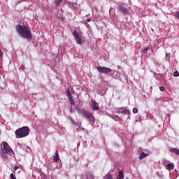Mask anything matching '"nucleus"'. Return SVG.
Returning a JSON list of instances; mask_svg holds the SVG:
<instances>
[{"label":"nucleus","instance_id":"7","mask_svg":"<svg viewBox=\"0 0 179 179\" xmlns=\"http://www.w3.org/2000/svg\"><path fill=\"white\" fill-rule=\"evenodd\" d=\"M66 93H67V96L69 97V101L71 103V105L74 106L75 100H73V98H72V94H71V91L69 90H67Z\"/></svg>","mask_w":179,"mask_h":179},{"label":"nucleus","instance_id":"24","mask_svg":"<svg viewBox=\"0 0 179 179\" xmlns=\"http://www.w3.org/2000/svg\"><path fill=\"white\" fill-rule=\"evenodd\" d=\"M159 90H161L162 92H165L166 88L164 87H159Z\"/></svg>","mask_w":179,"mask_h":179},{"label":"nucleus","instance_id":"26","mask_svg":"<svg viewBox=\"0 0 179 179\" xmlns=\"http://www.w3.org/2000/svg\"><path fill=\"white\" fill-rule=\"evenodd\" d=\"M2 55H3V52H2V50H1L0 48V58L2 57Z\"/></svg>","mask_w":179,"mask_h":179},{"label":"nucleus","instance_id":"5","mask_svg":"<svg viewBox=\"0 0 179 179\" xmlns=\"http://www.w3.org/2000/svg\"><path fill=\"white\" fill-rule=\"evenodd\" d=\"M117 9L119 12H120L123 15H129V10H128V8L124 7V6L122 5L117 6Z\"/></svg>","mask_w":179,"mask_h":179},{"label":"nucleus","instance_id":"10","mask_svg":"<svg viewBox=\"0 0 179 179\" xmlns=\"http://www.w3.org/2000/svg\"><path fill=\"white\" fill-rule=\"evenodd\" d=\"M169 152H171V153H175L176 155H179V150L176 148H170Z\"/></svg>","mask_w":179,"mask_h":179},{"label":"nucleus","instance_id":"25","mask_svg":"<svg viewBox=\"0 0 179 179\" xmlns=\"http://www.w3.org/2000/svg\"><path fill=\"white\" fill-rule=\"evenodd\" d=\"M175 16H176L178 19H179V11H178V12H176V13H175Z\"/></svg>","mask_w":179,"mask_h":179},{"label":"nucleus","instance_id":"14","mask_svg":"<svg viewBox=\"0 0 179 179\" xmlns=\"http://www.w3.org/2000/svg\"><path fill=\"white\" fill-rule=\"evenodd\" d=\"M117 179H124V171H120L117 176Z\"/></svg>","mask_w":179,"mask_h":179},{"label":"nucleus","instance_id":"11","mask_svg":"<svg viewBox=\"0 0 179 179\" xmlns=\"http://www.w3.org/2000/svg\"><path fill=\"white\" fill-rule=\"evenodd\" d=\"M85 118H87L89 120V121H93V120H94V116H93V115L90 113H88V115H87V117Z\"/></svg>","mask_w":179,"mask_h":179},{"label":"nucleus","instance_id":"15","mask_svg":"<svg viewBox=\"0 0 179 179\" xmlns=\"http://www.w3.org/2000/svg\"><path fill=\"white\" fill-rule=\"evenodd\" d=\"M78 7V3L77 2H72L70 3V8H72L73 9H76Z\"/></svg>","mask_w":179,"mask_h":179},{"label":"nucleus","instance_id":"4","mask_svg":"<svg viewBox=\"0 0 179 179\" xmlns=\"http://www.w3.org/2000/svg\"><path fill=\"white\" fill-rule=\"evenodd\" d=\"M96 69L100 73H103L104 75H107V73H111L112 72L111 69L106 66H97Z\"/></svg>","mask_w":179,"mask_h":179},{"label":"nucleus","instance_id":"28","mask_svg":"<svg viewBox=\"0 0 179 179\" xmlns=\"http://www.w3.org/2000/svg\"><path fill=\"white\" fill-rule=\"evenodd\" d=\"M93 175H92V174H90V178H93Z\"/></svg>","mask_w":179,"mask_h":179},{"label":"nucleus","instance_id":"29","mask_svg":"<svg viewBox=\"0 0 179 179\" xmlns=\"http://www.w3.org/2000/svg\"><path fill=\"white\" fill-rule=\"evenodd\" d=\"M90 20H91L90 18L87 19V22H90Z\"/></svg>","mask_w":179,"mask_h":179},{"label":"nucleus","instance_id":"31","mask_svg":"<svg viewBox=\"0 0 179 179\" xmlns=\"http://www.w3.org/2000/svg\"><path fill=\"white\" fill-rule=\"evenodd\" d=\"M126 179H129V178H126Z\"/></svg>","mask_w":179,"mask_h":179},{"label":"nucleus","instance_id":"21","mask_svg":"<svg viewBox=\"0 0 179 179\" xmlns=\"http://www.w3.org/2000/svg\"><path fill=\"white\" fill-rule=\"evenodd\" d=\"M123 114H129V110L125 109L122 110Z\"/></svg>","mask_w":179,"mask_h":179},{"label":"nucleus","instance_id":"3","mask_svg":"<svg viewBox=\"0 0 179 179\" xmlns=\"http://www.w3.org/2000/svg\"><path fill=\"white\" fill-rule=\"evenodd\" d=\"M30 134V128L29 127H22L15 131L17 138H25Z\"/></svg>","mask_w":179,"mask_h":179},{"label":"nucleus","instance_id":"18","mask_svg":"<svg viewBox=\"0 0 179 179\" xmlns=\"http://www.w3.org/2000/svg\"><path fill=\"white\" fill-rule=\"evenodd\" d=\"M61 2H62V0H55L56 6H59Z\"/></svg>","mask_w":179,"mask_h":179},{"label":"nucleus","instance_id":"19","mask_svg":"<svg viewBox=\"0 0 179 179\" xmlns=\"http://www.w3.org/2000/svg\"><path fill=\"white\" fill-rule=\"evenodd\" d=\"M148 50H149V48H144V49H143V50H141V52H142L143 54H146V52H148Z\"/></svg>","mask_w":179,"mask_h":179},{"label":"nucleus","instance_id":"23","mask_svg":"<svg viewBox=\"0 0 179 179\" xmlns=\"http://www.w3.org/2000/svg\"><path fill=\"white\" fill-rule=\"evenodd\" d=\"M133 113H134V114H137V113H138V108H133Z\"/></svg>","mask_w":179,"mask_h":179},{"label":"nucleus","instance_id":"17","mask_svg":"<svg viewBox=\"0 0 179 179\" xmlns=\"http://www.w3.org/2000/svg\"><path fill=\"white\" fill-rule=\"evenodd\" d=\"M104 179H114L113 178V175H111L110 173H108Z\"/></svg>","mask_w":179,"mask_h":179},{"label":"nucleus","instance_id":"6","mask_svg":"<svg viewBox=\"0 0 179 179\" xmlns=\"http://www.w3.org/2000/svg\"><path fill=\"white\" fill-rule=\"evenodd\" d=\"M73 36L75 37V39L76 40L77 44H82V38L79 36V33H78V31H73Z\"/></svg>","mask_w":179,"mask_h":179},{"label":"nucleus","instance_id":"2","mask_svg":"<svg viewBox=\"0 0 179 179\" xmlns=\"http://www.w3.org/2000/svg\"><path fill=\"white\" fill-rule=\"evenodd\" d=\"M1 155L3 159H8V155H9V156H12V155H13V150H12L9 144L5 141L1 143Z\"/></svg>","mask_w":179,"mask_h":179},{"label":"nucleus","instance_id":"27","mask_svg":"<svg viewBox=\"0 0 179 179\" xmlns=\"http://www.w3.org/2000/svg\"><path fill=\"white\" fill-rule=\"evenodd\" d=\"M17 169H19V167H17V166H14V170H17Z\"/></svg>","mask_w":179,"mask_h":179},{"label":"nucleus","instance_id":"16","mask_svg":"<svg viewBox=\"0 0 179 179\" xmlns=\"http://www.w3.org/2000/svg\"><path fill=\"white\" fill-rule=\"evenodd\" d=\"M167 170L170 171V170H174V166L171 164H166Z\"/></svg>","mask_w":179,"mask_h":179},{"label":"nucleus","instance_id":"30","mask_svg":"<svg viewBox=\"0 0 179 179\" xmlns=\"http://www.w3.org/2000/svg\"><path fill=\"white\" fill-rule=\"evenodd\" d=\"M87 179H89V176H87Z\"/></svg>","mask_w":179,"mask_h":179},{"label":"nucleus","instance_id":"13","mask_svg":"<svg viewBox=\"0 0 179 179\" xmlns=\"http://www.w3.org/2000/svg\"><path fill=\"white\" fill-rule=\"evenodd\" d=\"M80 114H82V115H83V117H87V115L89 114V111L87 110H80Z\"/></svg>","mask_w":179,"mask_h":179},{"label":"nucleus","instance_id":"20","mask_svg":"<svg viewBox=\"0 0 179 179\" xmlns=\"http://www.w3.org/2000/svg\"><path fill=\"white\" fill-rule=\"evenodd\" d=\"M173 76L175 77V78H178V76H179V73H178V71H175L174 73H173Z\"/></svg>","mask_w":179,"mask_h":179},{"label":"nucleus","instance_id":"22","mask_svg":"<svg viewBox=\"0 0 179 179\" xmlns=\"http://www.w3.org/2000/svg\"><path fill=\"white\" fill-rule=\"evenodd\" d=\"M10 178L11 179H16V176H15V174H13V173H10Z\"/></svg>","mask_w":179,"mask_h":179},{"label":"nucleus","instance_id":"1","mask_svg":"<svg viewBox=\"0 0 179 179\" xmlns=\"http://www.w3.org/2000/svg\"><path fill=\"white\" fill-rule=\"evenodd\" d=\"M17 33L22 37V38H26L27 40H31L33 35L31 34V31L26 26L18 24L15 27Z\"/></svg>","mask_w":179,"mask_h":179},{"label":"nucleus","instance_id":"8","mask_svg":"<svg viewBox=\"0 0 179 179\" xmlns=\"http://www.w3.org/2000/svg\"><path fill=\"white\" fill-rule=\"evenodd\" d=\"M92 110L93 111H99V110H100V108H99V103H97V102H96V101L94 100H92Z\"/></svg>","mask_w":179,"mask_h":179},{"label":"nucleus","instance_id":"12","mask_svg":"<svg viewBox=\"0 0 179 179\" xmlns=\"http://www.w3.org/2000/svg\"><path fill=\"white\" fill-rule=\"evenodd\" d=\"M54 162H58L59 160V155L58 154V151H56L55 156L53 158Z\"/></svg>","mask_w":179,"mask_h":179},{"label":"nucleus","instance_id":"9","mask_svg":"<svg viewBox=\"0 0 179 179\" xmlns=\"http://www.w3.org/2000/svg\"><path fill=\"white\" fill-rule=\"evenodd\" d=\"M149 156L148 154L145 153V152H141L139 154L138 159L140 160H143L145 157H148Z\"/></svg>","mask_w":179,"mask_h":179}]
</instances>
